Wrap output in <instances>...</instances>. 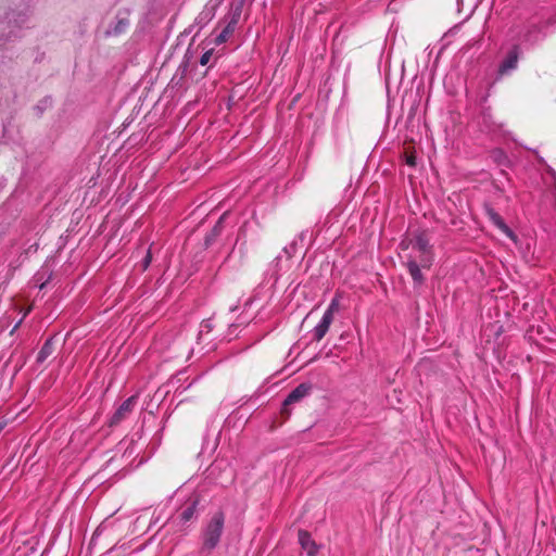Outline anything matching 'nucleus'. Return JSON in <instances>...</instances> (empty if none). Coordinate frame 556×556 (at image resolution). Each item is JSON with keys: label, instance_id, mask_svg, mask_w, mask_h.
<instances>
[{"label": "nucleus", "instance_id": "15", "mask_svg": "<svg viewBox=\"0 0 556 556\" xmlns=\"http://www.w3.org/2000/svg\"><path fill=\"white\" fill-rule=\"evenodd\" d=\"M54 351L53 337L47 339L37 354L36 362L42 364Z\"/></svg>", "mask_w": 556, "mask_h": 556}, {"label": "nucleus", "instance_id": "12", "mask_svg": "<svg viewBox=\"0 0 556 556\" xmlns=\"http://www.w3.org/2000/svg\"><path fill=\"white\" fill-rule=\"evenodd\" d=\"M298 536H299V543H300L301 547L304 551H306L307 556H316L318 547H317L315 541L312 539L311 533L305 530H299Z\"/></svg>", "mask_w": 556, "mask_h": 556}, {"label": "nucleus", "instance_id": "24", "mask_svg": "<svg viewBox=\"0 0 556 556\" xmlns=\"http://www.w3.org/2000/svg\"><path fill=\"white\" fill-rule=\"evenodd\" d=\"M212 55H213V50L205 51L200 58V64L203 66L206 65L210 62Z\"/></svg>", "mask_w": 556, "mask_h": 556}, {"label": "nucleus", "instance_id": "10", "mask_svg": "<svg viewBox=\"0 0 556 556\" xmlns=\"http://www.w3.org/2000/svg\"><path fill=\"white\" fill-rule=\"evenodd\" d=\"M406 267L414 281V286L420 287L421 285H424L425 277L421 273V268L424 267L421 266L420 262L418 263L416 258L408 256Z\"/></svg>", "mask_w": 556, "mask_h": 556}, {"label": "nucleus", "instance_id": "16", "mask_svg": "<svg viewBox=\"0 0 556 556\" xmlns=\"http://www.w3.org/2000/svg\"><path fill=\"white\" fill-rule=\"evenodd\" d=\"M224 218H225V215L220 216L219 219L217 220V223L212 228V230L205 236V239H204L205 247L212 245L213 242L216 240V238L222 233Z\"/></svg>", "mask_w": 556, "mask_h": 556}, {"label": "nucleus", "instance_id": "17", "mask_svg": "<svg viewBox=\"0 0 556 556\" xmlns=\"http://www.w3.org/2000/svg\"><path fill=\"white\" fill-rule=\"evenodd\" d=\"M195 510H197V502H193L191 505H189L188 507H186L181 514H180V520L182 522H188L190 521L193 517H194V514H195Z\"/></svg>", "mask_w": 556, "mask_h": 556}, {"label": "nucleus", "instance_id": "19", "mask_svg": "<svg viewBox=\"0 0 556 556\" xmlns=\"http://www.w3.org/2000/svg\"><path fill=\"white\" fill-rule=\"evenodd\" d=\"M338 309H339V300L337 298H333L323 315H329L330 317L333 318L334 317V313Z\"/></svg>", "mask_w": 556, "mask_h": 556}, {"label": "nucleus", "instance_id": "21", "mask_svg": "<svg viewBox=\"0 0 556 556\" xmlns=\"http://www.w3.org/2000/svg\"><path fill=\"white\" fill-rule=\"evenodd\" d=\"M539 162L543 165L546 166V172L552 176V178L554 179V189H555V192H556V170L551 167L549 165L546 164L545 160L541 156L538 157Z\"/></svg>", "mask_w": 556, "mask_h": 556}, {"label": "nucleus", "instance_id": "26", "mask_svg": "<svg viewBox=\"0 0 556 556\" xmlns=\"http://www.w3.org/2000/svg\"><path fill=\"white\" fill-rule=\"evenodd\" d=\"M228 38H229L228 36H226L223 31H220V34L215 38V43L217 46H219V45L226 42Z\"/></svg>", "mask_w": 556, "mask_h": 556}, {"label": "nucleus", "instance_id": "2", "mask_svg": "<svg viewBox=\"0 0 556 556\" xmlns=\"http://www.w3.org/2000/svg\"><path fill=\"white\" fill-rule=\"evenodd\" d=\"M224 513H215L202 532V553L208 554L217 547L224 531Z\"/></svg>", "mask_w": 556, "mask_h": 556}, {"label": "nucleus", "instance_id": "8", "mask_svg": "<svg viewBox=\"0 0 556 556\" xmlns=\"http://www.w3.org/2000/svg\"><path fill=\"white\" fill-rule=\"evenodd\" d=\"M219 3L220 2L218 0H211L204 5L203 10L198 14L194 21L199 29L206 26L208 22L213 20Z\"/></svg>", "mask_w": 556, "mask_h": 556}, {"label": "nucleus", "instance_id": "25", "mask_svg": "<svg viewBox=\"0 0 556 556\" xmlns=\"http://www.w3.org/2000/svg\"><path fill=\"white\" fill-rule=\"evenodd\" d=\"M405 162L408 166L414 167L416 166V156L413 153H407L405 155Z\"/></svg>", "mask_w": 556, "mask_h": 556}, {"label": "nucleus", "instance_id": "7", "mask_svg": "<svg viewBox=\"0 0 556 556\" xmlns=\"http://www.w3.org/2000/svg\"><path fill=\"white\" fill-rule=\"evenodd\" d=\"M137 403V396L132 395L126 399L118 408L114 412L113 416L110 420V426H116L119 422H122L124 419H126L131 412L134 410V407Z\"/></svg>", "mask_w": 556, "mask_h": 556}, {"label": "nucleus", "instance_id": "30", "mask_svg": "<svg viewBox=\"0 0 556 556\" xmlns=\"http://www.w3.org/2000/svg\"><path fill=\"white\" fill-rule=\"evenodd\" d=\"M237 309H238V306H237V305H236V306H231V307L229 308V311H230L231 313L236 312Z\"/></svg>", "mask_w": 556, "mask_h": 556}, {"label": "nucleus", "instance_id": "5", "mask_svg": "<svg viewBox=\"0 0 556 556\" xmlns=\"http://www.w3.org/2000/svg\"><path fill=\"white\" fill-rule=\"evenodd\" d=\"M313 391L312 382H302L298 387H295L285 399L281 406V414L285 416H290L289 407L296 403H300L303 399L308 396Z\"/></svg>", "mask_w": 556, "mask_h": 556}, {"label": "nucleus", "instance_id": "11", "mask_svg": "<svg viewBox=\"0 0 556 556\" xmlns=\"http://www.w3.org/2000/svg\"><path fill=\"white\" fill-rule=\"evenodd\" d=\"M241 13H242V3L241 2L237 3L236 5H231V12L229 15V20H228L226 26L224 27V29L222 30L226 36L229 37L232 35V33L235 31V29L239 23Z\"/></svg>", "mask_w": 556, "mask_h": 556}, {"label": "nucleus", "instance_id": "27", "mask_svg": "<svg viewBox=\"0 0 556 556\" xmlns=\"http://www.w3.org/2000/svg\"><path fill=\"white\" fill-rule=\"evenodd\" d=\"M201 328H202V330L210 332L212 330V320L211 319L203 320L201 324Z\"/></svg>", "mask_w": 556, "mask_h": 556}, {"label": "nucleus", "instance_id": "23", "mask_svg": "<svg viewBox=\"0 0 556 556\" xmlns=\"http://www.w3.org/2000/svg\"><path fill=\"white\" fill-rule=\"evenodd\" d=\"M151 261H152V253H151V250L149 249V250L147 251L146 256H144V257H143V260H142V263H141V265H142V270H146V269L150 266Z\"/></svg>", "mask_w": 556, "mask_h": 556}, {"label": "nucleus", "instance_id": "9", "mask_svg": "<svg viewBox=\"0 0 556 556\" xmlns=\"http://www.w3.org/2000/svg\"><path fill=\"white\" fill-rule=\"evenodd\" d=\"M485 214L490 222L500 229L503 233H505L508 238L515 239L514 231L506 225L502 216L491 206H485Z\"/></svg>", "mask_w": 556, "mask_h": 556}, {"label": "nucleus", "instance_id": "20", "mask_svg": "<svg viewBox=\"0 0 556 556\" xmlns=\"http://www.w3.org/2000/svg\"><path fill=\"white\" fill-rule=\"evenodd\" d=\"M298 247V239H294L290 244L283 248V253L287 255L288 258H291L295 252Z\"/></svg>", "mask_w": 556, "mask_h": 556}, {"label": "nucleus", "instance_id": "3", "mask_svg": "<svg viewBox=\"0 0 556 556\" xmlns=\"http://www.w3.org/2000/svg\"><path fill=\"white\" fill-rule=\"evenodd\" d=\"M409 243L413 250L419 253L418 260L424 268H430L434 261L433 245L427 230H417L413 233Z\"/></svg>", "mask_w": 556, "mask_h": 556}, {"label": "nucleus", "instance_id": "31", "mask_svg": "<svg viewBox=\"0 0 556 556\" xmlns=\"http://www.w3.org/2000/svg\"><path fill=\"white\" fill-rule=\"evenodd\" d=\"M304 236H305V233H304V232H301V233L299 235L298 239L303 240V239H304Z\"/></svg>", "mask_w": 556, "mask_h": 556}, {"label": "nucleus", "instance_id": "14", "mask_svg": "<svg viewBox=\"0 0 556 556\" xmlns=\"http://www.w3.org/2000/svg\"><path fill=\"white\" fill-rule=\"evenodd\" d=\"M129 20L127 17L116 16V21L112 23L105 30L106 37L118 36L127 30L129 27Z\"/></svg>", "mask_w": 556, "mask_h": 556}, {"label": "nucleus", "instance_id": "22", "mask_svg": "<svg viewBox=\"0 0 556 556\" xmlns=\"http://www.w3.org/2000/svg\"><path fill=\"white\" fill-rule=\"evenodd\" d=\"M52 101L50 98H45L42 101H40V103L38 105H36V110L38 111L39 114H42V112L45 111V109L49 105H51Z\"/></svg>", "mask_w": 556, "mask_h": 556}, {"label": "nucleus", "instance_id": "13", "mask_svg": "<svg viewBox=\"0 0 556 556\" xmlns=\"http://www.w3.org/2000/svg\"><path fill=\"white\" fill-rule=\"evenodd\" d=\"M333 319L329 315H323L319 323L312 330V339L319 342L328 332Z\"/></svg>", "mask_w": 556, "mask_h": 556}, {"label": "nucleus", "instance_id": "18", "mask_svg": "<svg viewBox=\"0 0 556 556\" xmlns=\"http://www.w3.org/2000/svg\"><path fill=\"white\" fill-rule=\"evenodd\" d=\"M491 156L500 165H505L509 162L508 156L502 149H494Z\"/></svg>", "mask_w": 556, "mask_h": 556}, {"label": "nucleus", "instance_id": "28", "mask_svg": "<svg viewBox=\"0 0 556 556\" xmlns=\"http://www.w3.org/2000/svg\"><path fill=\"white\" fill-rule=\"evenodd\" d=\"M400 247L405 250V249H408L410 247V243H409V240H403L401 243H400Z\"/></svg>", "mask_w": 556, "mask_h": 556}, {"label": "nucleus", "instance_id": "4", "mask_svg": "<svg viewBox=\"0 0 556 556\" xmlns=\"http://www.w3.org/2000/svg\"><path fill=\"white\" fill-rule=\"evenodd\" d=\"M30 15V7L26 5L21 10L14 9L7 13V24H2L1 29L5 30L9 28V33L5 38H0V46L4 45L7 41L11 40L12 37H17V30H21L22 27L28 22Z\"/></svg>", "mask_w": 556, "mask_h": 556}, {"label": "nucleus", "instance_id": "6", "mask_svg": "<svg viewBox=\"0 0 556 556\" xmlns=\"http://www.w3.org/2000/svg\"><path fill=\"white\" fill-rule=\"evenodd\" d=\"M520 50L521 48L519 47V45H513L507 55L498 65L496 80H500L502 77L511 74L517 68L520 56Z\"/></svg>", "mask_w": 556, "mask_h": 556}, {"label": "nucleus", "instance_id": "29", "mask_svg": "<svg viewBox=\"0 0 556 556\" xmlns=\"http://www.w3.org/2000/svg\"><path fill=\"white\" fill-rule=\"evenodd\" d=\"M4 427H5V422H4V421L0 422V433L2 432V430L4 429Z\"/></svg>", "mask_w": 556, "mask_h": 556}, {"label": "nucleus", "instance_id": "1", "mask_svg": "<svg viewBox=\"0 0 556 556\" xmlns=\"http://www.w3.org/2000/svg\"><path fill=\"white\" fill-rule=\"evenodd\" d=\"M556 27V9L553 14L538 11L519 20L508 29V37L520 48L530 49L542 42Z\"/></svg>", "mask_w": 556, "mask_h": 556}]
</instances>
